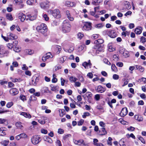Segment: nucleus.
Wrapping results in <instances>:
<instances>
[{
    "mask_svg": "<svg viewBox=\"0 0 146 146\" xmlns=\"http://www.w3.org/2000/svg\"><path fill=\"white\" fill-rule=\"evenodd\" d=\"M62 26V30L64 33H67L69 32L70 30L71 25L68 20H64Z\"/></svg>",
    "mask_w": 146,
    "mask_h": 146,
    "instance_id": "obj_1",
    "label": "nucleus"
},
{
    "mask_svg": "<svg viewBox=\"0 0 146 146\" xmlns=\"http://www.w3.org/2000/svg\"><path fill=\"white\" fill-rule=\"evenodd\" d=\"M36 29L38 30L39 32L43 34L47 31V27L45 24H41L40 26L37 27Z\"/></svg>",
    "mask_w": 146,
    "mask_h": 146,
    "instance_id": "obj_2",
    "label": "nucleus"
},
{
    "mask_svg": "<svg viewBox=\"0 0 146 146\" xmlns=\"http://www.w3.org/2000/svg\"><path fill=\"white\" fill-rule=\"evenodd\" d=\"M31 142L34 145L38 144L41 141V138L38 135H35L32 137L31 139Z\"/></svg>",
    "mask_w": 146,
    "mask_h": 146,
    "instance_id": "obj_3",
    "label": "nucleus"
},
{
    "mask_svg": "<svg viewBox=\"0 0 146 146\" xmlns=\"http://www.w3.org/2000/svg\"><path fill=\"white\" fill-rule=\"evenodd\" d=\"M50 12L53 16L55 18H58L61 17L60 12L58 9H56L54 11H51Z\"/></svg>",
    "mask_w": 146,
    "mask_h": 146,
    "instance_id": "obj_4",
    "label": "nucleus"
},
{
    "mask_svg": "<svg viewBox=\"0 0 146 146\" xmlns=\"http://www.w3.org/2000/svg\"><path fill=\"white\" fill-rule=\"evenodd\" d=\"M40 79L39 76H37L36 75L34 76L32 78V84L35 86H36L38 82Z\"/></svg>",
    "mask_w": 146,
    "mask_h": 146,
    "instance_id": "obj_5",
    "label": "nucleus"
},
{
    "mask_svg": "<svg viewBox=\"0 0 146 146\" xmlns=\"http://www.w3.org/2000/svg\"><path fill=\"white\" fill-rule=\"evenodd\" d=\"M92 23H86L83 26V28L86 31H89L91 29Z\"/></svg>",
    "mask_w": 146,
    "mask_h": 146,
    "instance_id": "obj_6",
    "label": "nucleus"
},
{
    "mask_svg": "<svg viewBox=\"0 0 146 146\" xmlns=\"http://www.w3.org/2000/svg\"><path fill=\"white\" fill-rule=\"evenodd\" d=\"M96 91L99 93H102L104 92L106 90L105 88H104L101 86L99 85L97 87H95Z\"/></svg>",
    "mask_w": 146,
    "mask_h": 146,
    "instance_id": "obj_7",
    "label": "nucleus"
},
{
    "mask_svg": "<svg viewBox=\"0 0 146 146\" xmlns=\"http://www.w3.org/2000/svg\"><path fill=\"white\" fill-rule=\"evenodd\" d=\"M108 35L111 38H115L117 36V34L114 30H111L108 33Z\"/></svg>",
    "mask_w": 146,
    "mask_h": 146,
    "instance_id": "obj_8",
    "label": "nucleus"
},
{
    "mask_svg": "<svg viewBox=\"0 0 146 146\" xmlns=\"http://www.w3.org/2000/svg\"><path fill=\"white\" fill-rule=\"evenodd\" d=\"M19 91L16 88H12L9 91L10 94L12 96H15L19 93Z\"/></svg>",
    "mask_w": 146,
    "mask_h": 146,
    "instance_id": "obj_9",
    "label": "nucleus"
},
{
    "mask_svg": "<svg viewBox=\"0 0 146 146\" xmlns=\"http://www.w3.org/2000/svg\"><path fill=\"white\" fill-rule=\"evenodd\" d=\"M127 108L125 107L122 108L119 114L121 116L124 117L127 114Z\"/></svg>",
    "mask_w": 146,
    "mask_h": 146,
    "instance_id": "obj_10",
    "label": "nucleus"
},
{
    "mask_svg": "<svg viewBox=\"0 0 146 146\" xmlns=\"http://www.w3.org/2000/svg\"><path fill=\"white\" fill-rule=\"evenodd\" d=\"M19 19H20L21 21L23 22L26 19V16L23 13H20L18 15Z\"/></svg>",
    "mask_w": 146,
    "mask_h": 146,
    "instance_id": "obj_11",
    "label": "nucleus"
},
{
    "mask_svg": "<svg viewBox=\"0 0 146 146\" xmlns=\"http://www.w3.org/2000/svg\"><path fill=\"white\" fill-rule=\"evenodd\" d=\"M49 2H44L40 3V6L43 9L46 8L48 7Z\"/></svg>",
    "mask_w": 146,
    "mask_h": 146,
    "instance_id": "obj_12",
    "label": "nucleus"
},
{
    "mask_svg": "<svg viewBox=\"0 0 146 146\" xmlns=\"http://www.w3.org/2000/svg\"><path fill=\"white\" fill-rule=\"evenodd\" d=\"M142 30V27H138L135 29V32L136 34L139 35L141 33Z\"/></svg>",
    "mask_w": 146,
    "mask_h": 146,
    "instance_id": "obj_13",
    "label": "nucleus"
},
{
    "mask_svg": "<svg viewBox=\"0 0 146 146\" xmlns=\"http://www.w3.org/2000/svg\"><path fill=\"white\" fill-rule=\"evenodd\" d=\"M96 47H98V49L96 50V53H97L98 51L102 52L104 51V45H98L96 46Z\"/></svg>",
    "mask_w": 146,
    "mask_h": 146,
    "instance_id": "obj_14",
    "label": "nucleus"
},
{
    "mask_svg": "<svg viewBox=\"0 0 146 146\" xmlns=\"http://www.w3.org/2000/svg\"><path fill=\"white\" fill-rule=\"evenodd\" d=\"M98 133L100 135H104L107 134V132L104 127L101 128V130H99Z\"/></svg>",
    "mask_w": 146,
    "mask_h": 146,
    "instance_id": "obj_15",
    "label": "nucleus"
},
{
    "mask_svg": "<svg viewBox=\"0 0 146 146\" xmlns=\"http://www.w3.org/2000/svg\"><path fill=\"white\" fill-rule=\"evenodd\" d=\"M8 38L10 39H16L17 38V36L12 33H9L7 34Z\"/></svg>",
    "mask_w": 146,
    "mask_h": 146,
    "instance_id": "obj_16",
    "label": "nucleus"
},
{
    "mask_svg": "<svg viewBox=\"0 0 146 146\" xmlns=\"http://www.w3.org/2000/svg\"><path fill=\"white\" fill-rule=\"evenodd\" d=\"M27 16L29 17V19L31 21H33L36 18V15H35L33 16H31V15L29 14L27 15ZM28 20V18H27L26 19V20Z\"/></svg>",
    "mask_w": 146,
    "mask_h": 146,
    "instance_id": "obj_17",
    "label": "nucleus"
},
{
    "mask_svg": "<svg viewBox=\"0 0 146 146\" xmlns=\"http://www.w3.org/2000/svg\"><path fill=\"white\" fill-rule=\"evenodd\" d=\"M50 54H51L49 52L47 53L45 55H44L42 58V60L44 62L47 59L50 57Z\"/></svg>",
    "mask_w": 146,
    "mask_h": 146,
    "instance_id": "obj_18",
    "label": "nucleus"
},
{
    "mask_svg": "<svg viewBox=\"0 0 146 146\" xmlns=\"http://www.w3.org/2000/svg\"><path fill=\"white\" fill-rule=\"evenodd\" d=\"M59 114L60 117H62L66 114V112L64 109H60L59 110Z\"/></svg>",
    "mask_w": 146,
    "mask_h": 146,
    "instance_id": "obj_19",
    "label": "nucleus"
},
{
    "mask_svg": "<svg viewBox=\"0 0 146 146\" xmlns=\"http://www.w3.org/2000/svg\"><path fill=\"white\" fill-rule=\"evenodd\" d=\"M104 42V40L103 39H99L97 40H95L94 42V43L95 44L97 45H101Z\"/></svg>",
    "mask_w": 146,
    "mask_h": 146,
    "instance_id": "obj_20",
    "label": "nucleus"
},
{
    "mask_svg": "<svg viewBox=\"0 0 146 146\" xmlns=\"http://www.w3.org/2000/svg\"><path fill=\"white\" fill-rule=\"evenodd\" d=\"M102 1V0H93L92 4L94 5H97Z\"/></svg>",
    "mask_w": 146,
    "mask_h": 146,
    "instance_id": "obj_21",
    "label": "nucleus"
},
{
    "mask_svg": "<svg viewBox=\"0 0 146 146\" xmlns=\"http://www.w3.org/2000/svg\"><path fill=\"white\" fill-rule=\"evenodd\" d=\"M91 63L88 64L87 62H84L82 64V66H84L85 69L88 68V66H90V68H91L92 66Z\"/></svg>",
    "mask_w": 146,
    "mask_h": 146,
    "instance_id": "obj_22",
    "label": "nucleus"
},
{
    "mask_svg": "<svg viewBox=\"0 0 146 146\" xmlns=\"http://www.w3.org/2000/svg\"><path fill=\"white\" fill-rule=\"evenodd\" d=\"M21 115L24 116L25 117L30 118L31 117V115L29 113H27L25 112H22L21 113Z\"/></svg>",
    "mask_w": 146,
    "mask_h": 146,
    "instance_id": "obj_23",
    "label": "nucleus"
},
{
    "mask_svg": "<svg viewBox=\"0 0 146 146\" xmlns=\"http://www.w3.org/2000/svg\"><path fill=\"white\" fill-rule=\"evenodd\" d=\"M135 119L139 121H142L143 119L140 116L138 115H135L134 116Z\"/></svg>",
    "mask_w": 146,
    "mask_h": 146,
    "instance_id": "obj_24",
    "label": "nucleus"
},
{
    "mask_svg": "<svg viewBox=\"0 0 146 146\" xmlns=\"http://www.w3.org/2000/svg\"><path fill=\"white\" fill-rule=\"evenodd\" d=\"M128 79L127 78L125 77L122 80V83L123 84L122 85V86H124L128 84Z\"/></svg>",
    "mask_w": 146,
    "mask_h": 146,
    "instance_id": "obj_25",
    "label": "nucleus"
},
{
    "mask_svg": "<svg viewBox=\"0 0 146 146\" xmlns=\"http://www.w3.org/2000/svg\"><path fill=\"white\" fill-rule=\"evenodd\" d=\"M4 50L2 48L0 47V56L1 57H3L4 56Z\"/></svg>",
    "mask_w": 146,
    "mask_h": 146,
    "instance_id": "obj_26",
    "label": "nucleus"
},
{
    "mask_svg": "<svg viewBox=\"0 0 146 146\" xmlns=\"http://www.w3.org/2000/svg\"><path fill=\"white\" fill-rule=\"evenodd\" d=\"M6 17L7 19L10 21H12L13 20V18L11 14L8 13L6 15Z\"/></svg>",
    "mask_w": 146,
    "mask_h": 146,
    "instance_id": "obj_27",
    "label": "nucleus"
},
{
    "mask_svg": "<svg viewBox=\"0 0 146 146\" xmlns=\"http://www.w3.org/2000/svg\"><path fill=\"white\" fill-rule=\"evenodd\" d=\"M69 80L71 82H75L77 80V79L76 78L72 76L70 77Z\"/></svg>",
    "mask_w": 146,
    "mask_h": 146,
    "instance_id": "obj_28",
    "label": "nucleus"
},
{
    "mask_svg": "<svg viewBox=\"0 0 146 146\" xmlns=\"http://www.w3.org/2000/svg\"><path fill=\"white\" fill-rule=\"evenodd\" d=\"M22 123L20 122H18L15 123V125L18 128L21 129L23 127L21 124Z\"/></svg>",
    "mask_w": 146,
    "mask_h": 146,
    "instance_id": "obj_29",
    "label": "nucleus"
},
{
    "mask_svg": "<svg viewBox=\"0 0 146 146\" xmlns=\"http://www.w3.org/2000/svg\"><path fill=\"white\" fill-rule=\"evenodd\" d=\"M7 124L8 123L7 121L3 119L0 118V124Z\"/></svg>",
    "mask_w": 146,
    "mask_h": 146,
    "instance_id": "obj_30",
    "label": "nucleus"
},
{
    "mask_svg": "<svg viewBox=\"0 0 146 146\" xmlns=\"http://www.w3.org/2000/svg\"><path fill=\"white\" fill-rule=\"evenodd\" d=\"M66 4L67 5V6L69 7H73L74 5V3L72 2L69 1H67L66 3Z\"/></svg>",
    "mask_w": 146,
    "mask_h": 146,
    "instance_id": "obj_31",
    "label": "nucleus"
},
{
    "mask_svg": "<svg viewBox=\"0 0 146 146\" xmlns=\"http://www.w3.org/2000/svg\"><path fill=\"white\" fill-rule=\"evenodd\" d=\"M9 143V141L4 140L2 141L1 143L2 145L4 146H7L8 145Z\"/></svg>",
    "mask_w": 146,
    "mask_h": 146,
    "instance_id": "obj_32",
    "label": "nucleus"
},
{
    "mask_svg": "<svg viewBox=\"0 0 146 146\" xmlns=\"http://www.w3.org/2000/svg\"><path fill=\"white\" fill-rule=\"evenodd\" d=\"M113 60L115 62L118 61L119 59L118 56L116 54H114L113 56Z\"/></svg>",
    "mask_w": 146,
    "mask_h": 146,
    "instance_id": "obj_33",
    "label": "nucleus"
},
{
    "mask_svg": "<svg viewBox=\"0 0 146 146\" xmlns=\"http://www.w3.org/2000/svg\"><path fill=\"white\" fill-rule=\"evenodd\" d=\"M36 0H28L27 3L29 5H32L35 2Z\"/></svg>",
    "mask_w": 146,
    "mask_h": 146,
    "instance_id": "obj_34",
    "label": "nucleus"
},
{
    "mask_svg": "<svg viewBox=\"0 0 146 146\" xmlns=\"http://www.w3.org/2000/svg\"><path fill=\"white\" fill-rule=\"evenodd\" d=\"M0 23L4 25H6L7 24L6 22H5L4 19L1 17H0Z\"/></svg>",
    "mask_w": 146,
    "mask_h": 146,
    "instance_id": "obj_35",
    "label": "nucleus"
},
{
    "mask_svg": "<svg viewBox=\"0 0 146 146\" xmlns=\"http://www.w3.org/2000/svg\"><path fill=\"white\" fill-rule=\"evenodd\" d=\"M19 98L20 99L23 101H24L25 100H27L26 96L23 94H21Z\"/></svg>",
    "mask_w": 146,
    "mask_h": 146,
    "instance_id": "obj_36",
    "label": "nucleus"
},
{
    "mask_svg": "<svg viewBox=\"0 0 146 146\" xmlns=\"http://www.w3.org/2000/svg\"><path fill=\"white\" fill-rule=\"evenodd\" d=\"M13 47V50L15 51L16 52H20V48L18 47L17 46H15Z\"/></svg>",
    "mask_w": 146,
    "mask_h": 146,
    "instance_id": "obj_37",
    "label": "nucleus"
},
{
    "mask_svg": "<svg viewBox=\"0 0 146 146\" xmlns=\"http://www.w3.org/2000/svg\"><path fill=\"white\" fill-rule=\"evenodd\" d=\"M103 61L106 64L109 65H111V63L108 61V60L106 58H104Z\"/></svg>",
    "mask_w": 146,
    "mask_h": 146,
    "instance_id": "obj_38",
    "label": "nucleus"
},
{
    "mask_svg": "<svg viewBox=\"0 0 146 146\" xmlns=\"http://www.w3.org/2000/svg\"><path fill=\"white\" fill-rule=\"evenodd\" d=\"M111 68L113 71H116L117 70V68L114 64H112L111 66Z\"/></svg>",
    "mask_w": 146,
    "mask_h": 146,
    "instance_id": "obj_39",
    "label": "nucleus"
},
{
    "mask_svg": "<svg viewBox=\"0 0 146 146\" xmlns=\"http://www.w3.org/2000/svg\"><path fill=\"white\" fill-rule=\"evenodd\" d=\"M86 96L87 97V98H92V93L90 92H87L86 93Z\"/></svg>",
    "mask_w": 146,
    "mask_h": 146,
    "instance_id": "obj_40",
    "label": "nucleus"
},
{
    "mask_svg": "<svg viewBox=\"0 0 146 146\" xmlns=\"http://www.w3.org/2000/svg\"><path fill=\"white\" fill-rule=\"evenodd\" d=\"M90 115V113L88 112H85L84 114L82 115V116L83 118H85L87 116H89Z\"/></svg>",
    "mask_w": 146,
    "mask_h": 146,
    "instance_id": "obj_41",
    "label": "nucleus"
},
{
    "mask_svg": "<svg viewBox=\"0 0 146 146\" xmlns=\"http://www.w3.org/2000/svg\"><path fill=\"white\" fill-rule=\"evenodd\" d=\"M84 120L83 119H81L80 121L78 122V126H80L82 125L84 122Z\"/></svg>",
    "mask_w": 146,
    "mask_h": 146,
    "instance_id": "obj_42",
    "label": "nucleus"
},
{
    "mask_svg": "<svg viewBox=\"0 0 146 146\" xmlns=\"http://www.w3.org/2000/svg\"><path fill=\"white\" fill-rule=\"evenodd\" d=\"M141 41L142 43H144L146 41V38L142 36L141 38Z\"/></svg>",
    "mask_w": 146,
    "mask_h": 146,
    "instance_id": "obj_43",
    "label": "nucleus"
},
{
    "mask_svg": "<svg viewBox=\"0 0 146 146\" xmlns=\"http://www.w3.org/2000/svg\"><path fill=\"white\" fill-rule=\"evenodd\" d=\"M13 104V102H8L6 105V106L8 108H10Z\"/></svg>",
    "mask_w": 146,
    "mask_h": 146,
    "instance_id": "obj_44",
    "label": "nucleus"
},
{
    "mask_svg": "<svg viewBox=\"0 0 146 146\" xmlns=\"http://www.w3.org/2000/svg\"><path fill=\"white\" fill-rule=\"evenodd\" d=\"M100 98V95L99 94H97L95 96V99L96 101H98L99 100Z\"/></svg>",
    "mask_w": 146,
    "mask_h": 146,
    "instance_id": "obj_45",
    "label": "nucleus"
},
{
    "mask_svg": "<svg viewBox=\"0 0 146 146\" xmlns=\"http://www.w3.org/2000/svg\"><path fill=\"white\" fill-rule=\"evenodd\" d=\"M54 76H55V75L54 74H53V78L52 80V82L55 83L57 81V79L55 78L54 77Z\"/></svg>",
    "mask_w": 146,
    "mask_h": 146,
    "instance_id": "obj_46",
    "label": "nucleus"
},
{
    "mask_svg": "<svg viewBox=\"0 0 146 146\" xmlns=\"http://www.w3.org/2000/svg\"><path fill=\"white\" fill-rule=\"evenodd\" d=\"M7 46L9 48L11 49L13 47V45L12 43H9L7 44Z\"/></svg>",
    "mask_w": 146,
    "mask_h": 146,
    "instance_id": "obj_47",
    "label": "nucleus"
},
{
    "mask_svg": "<svg viewBox=\"0 0 146 146\" xmlns=\"http://www.w3.org/2000/svg\"><path fill=\"white\" fill-rule=\"evenodd\" d=\"M21 138H26L27 137V136L25 133H23L19 134Z\"/></svg>",
    "mask_w": 146,
    "mask_h": 146,
    "instance_id": "obj_48",
    "label": "nucleus"
},
{
    "mask_svg": "<svg viewBox=\"0 0 146 146\" xmlns=\"http://www.w3.org/2000/svg\"><path fill=\"white\" fill-rule=\"evenodd\" d=\"M67 17L68 18L70 21H72L74 20V18L73 17L71 16L70 14H68L67 15Z\"/></svg>",
    "mask_w": 146,
    "mask_h": 146,
    "instance_id": "obj_49",
    "label": "nucleus"
},
{
    "mask_svg": "<svg viewBox=\"0 0 146 146\" xmlns=\"http://www.w3.org/2000/svg\"><path fill=\"white\" fill-rule=\"evenodd\" d=\"M113 78L114 80H117L119 78V76L117 74H114L113 75Z\"/></svg>",
    "mask_w": 146,
    "mask_h": 146,
    "instance_id": "obj_50",
    "label": "nucleus"
},
{
    "mask_svg": "<svg viewBox=\"0 0 146 146\" xmlns=\"http://www.w3.org/2000/svg\"><path fill=\"white\" fill-rule=\"evenodd\" d=\"M8 86L9 88H11L12 87H13L14 86V84L11 82H9L8 83Z\"/></svg>",
    "mask_w": 146,
    "mask_h": 146,
    "instance_id": "obj_51",
    "label": "nucleus"
},
{
    "mask_svg": "<svg viewBox=\"0 0 146 146\" xmlns=\"http://www.w3.org/2000/svg\"><path fill=\"white\" fill-rule=\"evenodd\" d=\"M56 143V146H62L61 141L60 140H57Z\"/></svg>",
    "mask_w": 146,
    "mask_h": 146,
    "instance_id": "obj_52",
    "label": "nucleus"
},
{
    "mask_svg": "<svg viewBox=\"0 0 146 146\" xmlns=\"http://www.w3.org/2000/svg\"><path fill=\"white\" fill-rule=\"evenodd\" d=\"M61 85L62 86L64 85V83L65 82V80H64L62 78H60Z\"/></svg>",
    "mask_w": 146,
    "mask_h": 146,
    "instance_id": "obj_53",
    "label": "nucleus"
},
{
    "mask_svg": "<svg viewBox=\"0 0 146 146\" xmlns=\"http://www.w3.org/2000/svg\"><path fill=\"white\" fill-rule=\"evenodd\" d=\"M129 27L130 29H132L135 27V25L134 23H130L129 25Z\"/></svg>",
    "mask_w": 146,
    "mask_h": 146,
    "instance_id": "obj_54",
    "label": "nucleus"
},
{
    "mask_svg": "<svg viewBox=\"0 0 146 146\" xmlns=\"http://www.w3.org/2000/svg\"><path fill=\"white\" fill-rule=\"evenodd\" d=\"M135 68V67L134 66H131L129 67V70L131 71L130 72V73L131 74L133 73L132 71Z\"/></svg>",
    "mask_w": 146,
    "mask_h": 146,
    "instance_id": "obj_55",
    "label": "nucleus"
},
{
    "mask_svg": "<svg viewBox=\"0 0 146 146\" xmlns=\"http://www.w3.org/2000/svg\"><path fill=\"white\" fill-rule=\"evenodd\" d=\"M64 130L61 129L60 128L58 129V133L60 134H62L64 133Z\"/></svg>",
    "mask_w": 146,
    "mask_h": 146,
    "instance_id": "obj_56",
    "label": "nucleus"
},
{
    "mask_svg": "<svg viewBox=\"0 0 146 146\" xmlns=\"http://www.w3.org/2000/svg\"><path fill=\"white\" fill-rule=\"evenodd\" d=\"M99 124L101 126L103 127H104L105 126V124L102 121H101L100 122Z\"/></svg>",
    "mask_w": 146,
    "mask_h": 146,
    "instance_id": "obj_57",
    "label": "nucleus"
},
{
    "mask_svg": "<svg viewBox=\"0 0 146 146\" xmlns=\"http://www.w3.org/2000/svg\"><path fill=\"white\" fill-rule=\"evenodd\" d=\"M98 140L96 139H94L93 142L94 145H97L98 143H97L98 142Z\"/></svg>",
    "mask_w": 146,
    "mask_h": 146,
    "instance_id": "obj_58",
    "label": "nucleus"
},
{
    "mask_svg": "<svg viewBox=\"0 0 146 146\" xmlns=\"http://www.w3.org/2000/svg\"><path fill=\"white\" fill-rule=\"evenodd\" d=\"M78 38L81 39L83 36L84 34L81 33H79L78 34Z\"/></svg>",
    "mask_w": 146,
    "mask_h": 146,
    "instance_id": "obj_59",
    "label": "nucleus"
},
{
    "mask_svg": "<svg viewBox=\"0 0 146 146\" xmlns=\"http://www.w3.org/2000/svg\"><path fill=\"white\" fill-rule=\"evenodd\" d=\"M116 65L119 67H122L123 66V63L121 62H118L117 63Z\"/></svg>",
    "mask_w": 146,
    "mask_h": 146,
    "instance_id": "obj_60",
    "label": "nucleus"
},
{
    "mask_svg": "<svg viewBox=\"0 0 146 146\" xmlns=\"http://www.w3.org/2000/svg\"><path fill=\"white\" fill-rule=\"evenodd\" d=\"M62 68V66L60 65L56 66L55 67V69L56 71Z\"/></svg>",
    "mask_w": 146,
    "mask_h": 146,
    "instance_id": "obj_61",
    "label": "nucleus"
},
{
    "mask_svg": "<svg viewBox=\"0 0 146 146\" xmlns=\"http://www.w3.org/2000/svg\"><path fill=\"white\" fill-rule=\"evenodd\" d=\"M87 76L90 78H92L93 77V75L91 72L88 73L87 74Z\"/></svg>",
    "mask_w": 146,
    "mask_h": 146,
    "instance_id": "obj_62",
    "label": "nucleus"
},
{
    "mask_svg": "<svg viewBox=\"0 0 146 146\" xmlns=\"http://www.w3.org/2000/svg\"><path fill=\"white\" fill-rule=\"evenodd\" d=\"M101 73L103 76H107L108 74L105 71H102Z\"/></svg>",
    "mask_w": 146,
    "mask_h": 146,
    "instance_id": "obj_63",
    "label": "nucleus"
},
{
    "mask_svg": "<svg viewBox=\"0 0 146 146\" xmlns=\"http://www.w3.org/2000/svg\"><path fill=\"white\" fill-rule=\"evenodd\" d=\"M43 17L45 21H47L48 20V17L47 15L46 14L44 15Z\"/></svg>",
    "mask_w": 146,
    "mask_h": 146,
    "instance_id": "obj_64",
    "label": "nucleus"
}]
</instances>
